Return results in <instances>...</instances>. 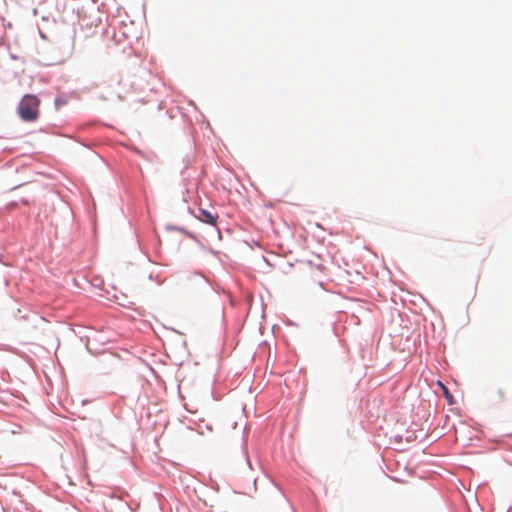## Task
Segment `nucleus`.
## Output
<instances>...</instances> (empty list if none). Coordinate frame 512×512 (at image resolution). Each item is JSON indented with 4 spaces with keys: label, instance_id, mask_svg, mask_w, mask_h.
I'll return each instance as SVG.
<instances>
[{
    "label": "nucleus",
    "instance_id": "obj_1",
    "mask_svg": "<svg viewBox=\"0 0 512 512\" xmlns=\"http://www.w3.org/2000/svg\"><path fill=\"white\" fill-rule=\"evenodd\" d=\"M40 99L33 94H25L17 107L19 117L25 122H34L38 119Z\"/></svg>",
    "mask_w": 512,
    "mask_h": 512
},
{
    "label": "nucleus",
    "instance_id": "obj_3",
    "mask_svg": "<svg viewBox=\"0 0 512 512\" xmlns=\"http://www.w3.org/2000/svg\"><path fill=\"white\" fill-rule=\"evenodd\" d=\"M439 385L442 387L443 389V393H444V396L445 398L448 400L449 404H452L453 403V397L452 395L450 394L449 390L447 389V387H445L441 382H439Z\"/></svg>",
    "mask_w": 512,
    "mask_h": 512
},
{
    "label": "nucleus",
    "instance_id": "obj_4",
    "mask_svg": "<svg viewBox=\"0 0 512 512\" xmlns=\"http://www.w3.org/2000/svg\"><path fill=\"white\" fill-rule=\"evenodd\" d=\"M497 393H498V396H499L500 399H504L505 398V393H504L503 390H498Z\"/></svg>",
    "mask_w": 512,
    "mask_h": 512
},
{
    "label": "nucleus",
    "instance_id": "obj_2",
    "mask_svg": "<svg viewBox=\"0 0 512 512\" xmlns=\"http://www.w3.org/2000/svg\"><path fill=\"white\" fill-rule=\"evenodd\" d=\"M196 217L206 223V224H209V225H212V226H216L217 224V219H218V216L211 213L210 211H207V210H204V209H199V213L196 215Z\"/></svg>",
    "mask_w": 512,
    "mask_h": 512
}]
</instances>
